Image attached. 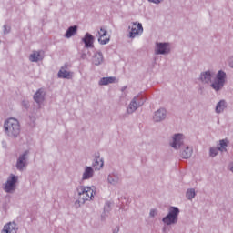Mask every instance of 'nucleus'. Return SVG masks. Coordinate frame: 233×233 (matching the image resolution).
Here are the masks:
<instances>
[{
    "label": "nucleus",
    "instance_id": "nucleus-1",
    "mask_svg": "<svg viewBox=\"0 0 233 233\" xmlns=\"http://www.w3.org/2000/svg\"><path fill=\"white\" fill-rule=\"evenodd\" d=\"M79 203H85V201H90L96 194L94 187L81 186L77 188Z\"/></svg>",
    "mask_w": 233,
    "mask_h": 233
},
{
    "label": "nucleus",
    "instance_id": "nucleus-2",
    "mask_svg": "<svg viewBox=\"0 0 233 233\" xmlns=\"http://www.w3.org/2000/svg\"><path fill=\"white\" fill-rule=\"evenodd\" d=\"M4 127L5 132H8L9 136H17L19 130H21L19 121L15 118H9L5 121Z\"/></svg>",
    "mask_w": 233,
    "mask_h": 233
},
{
    "label": "nucleus",
    "instance_id": "nucleus-3",
    "mask_svg": "<svg viewBox=\"0 0 233 233\" xmlns=\"http://www.w3.org/2000/svg\"><path fill=\"white\" fill-rule=\"evenodd\" d=\"M179 214V209L177 208H170L168 215L163 218L166 225H172L177 221V216Z\"/></svg>",
    "mask_w": 233,
    "mask_h": 233
},
{
    "label": "nucleus",
    "instance_id": "nucleus-4",
    "mask_svg": "<svg viewBox=\"0 0 233 233\" xmlns=\"http://www.w3.org/2000/svg\"><path fill=\"white\" fill-rule=\"evenodd\" d=\"M227 77V74L223 71H218L217 75V78L214 83L211 85L214 90H221L223 88V85H225V78Z\"/></svg>",
    "mask_w": 233,
    "mask_h": 233
},
{
    "label": "nucleus",
    "instance_id": "nucleus-5",
    "mask_svg": "<svg viewBox=\"0 0 233 233\" xmlns=\"http://www.w3.org/2000/svg\"><path fill=\"white\" fill-rule=\"evenodd\" d=\"M129 28V35L132 38L137 37V35H141V34H143V25H141V23L133 22Z\"/></svg>",
    "mask_w": 233,
    "mask_h": 233
},
{
    "label": "nucleus",
    "instance_id": "nucleus-6",
    "mask_svg": "<svg viewBox=\"0 0 233 233\" xmlns=\"http://www.w3.org/2000/svg\"><path fill=\"white\" fill-rule=\"evenodd\" d=\"M97 37L100 45H107V43H110V35H108V31L103 27L98 31Z\"/></svg>",
    "mask_w": 233,
    "mask_h": 233
},
{
    "label": "nucleus",
    "instance_id": "nucleus-7",
    "mask_svg": "<svg viewBox=\"0 0 233 233\" xmlns=\"http://www.w3.org/2000/svg\"><path fill=\"white\" fill-rule=\"evenodd\" d=\"M227 140H220L218 148H211L210 149V156L211 157H216L218 156V152H226L227 151Z\"/></svg>",
    "mask_w": 233,
    "mask_h": 233
},
{
    "label": "nucleus",
    "instance_id": "nucleus-8",
    "mask_svg": "<svg viewBox=\"0 0 233 233\" xmlns=\"http://www.w3.org/2000/svg\"><path fill=\"white\" fill-rule=\"evenodd\" d=\"M15 183H17V177L12 175L6 184H5V192H12V190H15Z\"/></svg>",
    "mask_w": 233,
    "mask_h": 233
},
{
    "label": "nucleus",
    "instance_id": "nucleus-9",
    "mask_svg": "<svg viewBox=\"0 0 233 233\" xmlns=\"http://www.w3.org/2000/svg\"><path fill=\"white\" fill-rule=\"evenodd\" d=\"M170 52V45L167 43H157L156 54H168Z\"/></svg>",
    "mask_w": 233,
    "mask_h": 233
},
{
    "label": "nucleus",
    "instance_id": "nucleus-10",
    "mask_svg": "<svg viewBox=\"0 0 233 233\" xmlns=\"http://www.w3.org/2000/svg\"><path fill=\"white\" fill-rule=\"evenodd\" d=\"M82 41L85 43L86 48H94V36L89 33L86 34Z\"/></svg>",
    "mask_w": 233,
    "mask_h": 233
},
{
    "label": "nucleus",
    "instance_id": "nucleus-11",
    "mask_svg": "<svg viewBox=\"0 0 233 233\" xmlns=\"http://www.w3.org/2000/svg\"><path fill=\"white\" fill-rule=\"evenodd\" d=\"M183 143V135L181 134H177L173 137V143L171 144V147L173 148H181V144Z\"/></svg>",
    "mask_w": 233,
    "mask_h": 233
},
{
    "label": "nucleus",
    "instance_id": "nucleus-12",
    "mask_svg": "<svg viewBox=\"0 0 233 233\" xmlns=\"http://www.w3.org/2000/svg\"><path fill=\"white\" fill-rule=\"evenodd\" d=\"M165 117H167V110L162 108V109L157 110L155 113L153 119H154V121H156L157 123L159 121H163V119H165Z\"/></svg>",
    "mask_w": 233,
    "mask_h": 233
},
{
    "label": "nucleus",
    "instance_id": "nucleus-13",
    "mask_svg": "<svg viewBox=\"0 0 233 233\" xmlns=\"http://www.w3.org/2000/svg\"><path fill=\"white\" fill-rule=\"evenodd\" d=\"M26 156H28V151H25V154L19 157L16 163V168L18 170H23V168H25V165L26 163Z\"/></svg>",
    "mask_w": 233,
    "mask_h": 233
},
{
    "label": "nucleus",
    "instance_id": "nucleus-14",
    "mask_svg": "<svg viewBox=\"0 0 233 233\" xmlns=\"http://www.w3.org/2000/svg\"><path fill=\"white\" fill-rule=\"evenodd\" d=\"M2 233H17V228L15 226V223L9 222L6 224L3 230Z\"/></svg>",
    "mask_w": 233,
    "mask_h": 233
},
{
    "label": "nucleus",
    "instance_id": "nucleus-15",
    "mask_svg": "<svg viewBox=\"0 0 233 233\" xmlns=\"http://www.w3.org/2000/svg\"><path fill=\"white\" fill-rule=\"evenodd\" d=\"M34 100L38 105H41V103L45 101V92L43 91V89H39L38 91H36L34 96Z\"/></svg>",
    "mask_w": 233,
    "mask_h": 233
},
{
    "label": "nucleus",
    "instance_id": "nucleus-16",
    "mask_svg": "<svg viewBox=\"0 0 233 233\" xmlns=\"http://www.w3.org/2000/svg\"><path fill=\"white\" fill-rule=\"evenodd\" d=\"M93 65L99 66L103 63V54L101 52L96 53L92 60Z\"/></svg>",
    "mask_w": 233,
    "mask_h": 233
},
{
    "label": "nucleus",
    "instance_id": "nucleus-17",
    "mask_svg": "<svg viewBox=\"0 0 233 233\" xmlns=\"http://www.w3.org/2000/svg\"><path fill=\"white\" fill-rule=\"evenodd\" d=\"M58 77H62L63 79H72V73L66 71L65 67H62L58 72Z\"/></svg>",
    "mask_w": 233,
    "mask_h": 233
},
{
    "label": "nucleus",
    "instance_id": "nucleus-18",
    "mask_svg": "<svg viewBox=\"0 0 233 233\" xmlns=\"http://www.w3.org/2000/svg\"><path fill=\"white\" fill-rule=\"evenodd\" d=\"M136 101H137V97H135L129 104L127 108L128 114H132V112H136V110H137V103Z\"/></svg>",
    "mask_w": 233,
    "mask_h": 233
},
{
    "label": "nucleus",
    "instance_id": "nucleus-19",
    "mask_svg": "<svg viewBox=\"0 0 233 233\" xmlns=\"http://www.w3.org/2000/svg\"><path fill=\"white\" fill-rule=\"evenodd\" d=\"M94 176V170L90 167H86L83 174L82 179H90Z\"/></svg>",
    "mask_w": 233,
    "mask_h": 233
},
{
    "label": "nucleus",
    "instance_id": "nucleus-20",
    "mask_svg": "<svg viewBox=\"0 0 233 233\" xmlns=\"http://www.w3.org/2000/svg\"><path fill=\"white\" fill-rule=\"evenodd\" d=\"M112 83H116V77H112V76H110V77H103L99 81V85H101V86L110 85Z\"/></svg>",
    "mask_w": 233,
    "mask_h": 233
},
{
    "label": "nucleus",
    "instance_id": "nucleus-21",
    "mask_svg": "<svg viewBox=\"0 0 233 233\" xmlns=\"http://www.w3.org/2000/svg\"><path fill=\"white\" fill-rule=\"evenodd\" d=\"M225 108H227V103L225 102V100H220L219 103H218L217 106H216L217 114H221V112H223V110H225Z\"/></svg>",
    "mask_w": 233,
    "mask_h": 233
},
{
    "label": "nucleus",
    "instance_id": "nucleus-22",
    "mask_svg": "<svg viewBox=\"0 0 233 233\" xmlns=\"http://www.w3.org/2000/svg\"><path fill=\"white\" fill-rule=\"evenodd\" d=\"M76 34H77V26H71L67 29L66 33V37H67V39H70V37H72V35H76Z\"/></svg>",
    "mask_w": 233,
    "mask_h": 233
},
{
    "label": "nucleus",
    "instance_id": "nucleus-23",
    "mask_svg": "<svg viewBox=\"0 0 233 233\" xmlns=\"http://www.w3.org/2000/svg\"><path fill=\"white\" fill-rule=\"evenodd\" d=\"M211 78L212 75H210V72L208 71L202 73L200 76V80L202 81V83H210Z\"/></svg>",
    "mask_w": 233,
    "mask_h": 233
},
{
    "label": "nucleus",
    "instance_id": "nucleus-24",
    "mask_svg": "<svg viewBox=\"0 0 233 233\" xmlns=\"http://www.w3.org/2000/svg\"><path fill=\"white\" fill-rule=\"evenodd\" d=\"M29 59L30 61H32V63H35L39 61V59H41V53L34 52L33 54H31Z\"/></svg>",
    "mask_w": 233,
    "mask_h": 233
},
{
    "label": "nucleus",
    "instance_id": "nucleus-25",
    "mask_svg": "<svg viewBox=\"0 0 233 233\" xmlns=\"http://www.w3.org/2000/svg\"><path fill=\"white\" fill-rule=\"evenodd\" d=\"M190 156H192V148L187 147H186V150H184L182 152V157L184 159H188V157H190Z\"/></svg>",
    "mask_w": 233,
    "mask_h": 233
},
{
    "label": "nucleus",
    "instance_id": "nucleus-26",
    "mask_svg": "<svg viewBox=\"0 0 233 233\" xmlns=\"http://www.w3.org/2000/svg\"><path fill=\"white\" fill-rule=\"evenodd\" d=\"M103 160L101 158H97L96 161L94 163V168L96 170H101L103 168Z\"/></svg>",
    "mask_w": 233,
    "mask_h": 233
},
{
    "label": "nucleus",
    "instance_id": "nucleus-27",
    "mask_svg": "<svg viewBox=\"0 0 233 233\" xmlns=\"http://www.w3.org/2000/svg\"><path fill=\"white\" fill-rule=\"evenodd\" d=\"M196 197V191L194 189H189L187 192V199H192Z\"/></svg>",
    "mask_w": 233,
    "mask_h": 233
},
{
    "label": "nucleus",
    "instance_id": "nucleus-28",
    "mask_svg": "<svg viewBox=\"0 0 233 233\" xmlns=\"http://www.w3.org/2000/svg\"><path fill=\"white\" fill-rule=\"evenodd\" d=\"M11 30L10 25H4V33L8 34Z\"/></svg>",
    "mask_w": 233,
    "mask_h": 233
},
{
    "label": "nucleus",
    "instance_id": "nucleus-29",
    "mask_svg": "<svg viewBox=\"0 0 233 233\" xmlns=\"http://www.w3.org/2000/svg\"><path fill=\"white\" fill-rule=\"evenodd\" d=\"M151 3H156L157 5L161 3L163 0H149Z\"/></svg>",
    "mask_w": 233,
    "mask_h": 233
},
{
    "label": "nucleus",
    "instance_id": "nucleus-30",
    "mask_svg": "<svg viewBox=\"0 0 233 233\" xmlns=\"http://www.w3.org/2000/svg\"><path fill=\"white\" fill-rule=\"evenodd\" d=\"M150 216H151L152 218H154V216H156V210L152 209V210L150 211Z\"/></svg>",
    "mask_w": 233,
    "mask_h": 233
},
{
    "label": "nucleus",
    "instance_id": "nucleus-31",
    "mask_svg": "<svg viewBox=\"0 0 233 233\" xmlns=\"http://www.w3.org/2000/svg\"><path fill=\"white\" fill-rule=\"evenodd\" d=\"M230 170L233 172V163L230 165Z\"/></svg>",
    "mask_w": 233,
    "mask_h": 233
}]
</instances>
